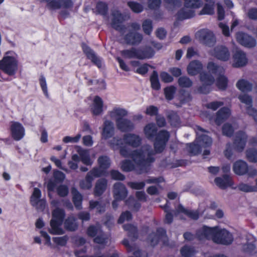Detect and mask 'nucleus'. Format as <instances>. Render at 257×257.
<instances>
[{"label":"nucleus","instance_id":"1","mask_svg":"<svg viewBox=\"0 0 257 257\" xmlns=\"http://www.w3.org/2000/svg\"><path fill=\"white\" fill-rule=\"evenodd\" d=\"M119 150L122 156L132 159L139 168V174L148 173L151 169L152 164L155 161L154 151L149 150L146 147L145 149H140L130 152L123 146Z\"/></svg>","mask_w":257,"mask_h":257},{"label":"nucleus","instance_id":"2","mask_svg":"<svg viewBox=\"0 0 257 257\" xmlns=\"http://www.w3.org/2000/svg\"><path fill=\"white\" fill-rule=\"evenodd\" d=\"M128 111L124 108L115 106L103 118V128H114V120L117 128H133L134 125L132 121L125 118L128 115Z\"/></svg>","mask_w":257,"mask_h":257},{"label":"nucleus","instance_id":"3","mask_svg":"<svg viewBox=\"0 0 257 257\" xmlns=\"http://www.w3.org/2000/svg\"><path fill=\"white\" fill-rule=\"evenodd\" d=\"M112 16L111 27L123 35V40L126 44L134 46L141 43L143 39L142 34L133 30H128L126 34H124L126 27L122 25L124 21V18L119 11H113L112 12Z\"/></svg>","mask_w":257,"mask_h":257},{"label":"nucleus","instance_id":"4","mask_svg":"<svg viewBox=\"0 0 257 257\" xmlns=\"http://www.w3.org/2000/svg\"><path fill=\"white\" fill-rule=\"evenodd\" d=\"M146 136L154 141V151L160 154L165 150L169 138L170 134L167 130H161L157 133L158 130H144Z\"/></svg>","mask_w":257,"mask_h":257},{"label":"nucleus","instance_id":"5","mask_svg":"<svg viewBox=\"0 0 257 257\" xmlns=\"http://www.w3.org/2000/svg\"><path fill=\"white\" fill-rule=\"evenodd\" d=\"M66 216L63 209L56 208L52 211V218L50 222L51 229L49 232L51 234L61 235L64 233L61 226Z\"/></svg>","mask_w":257,"mask_h":257},{"label":"nucleus","instance_id":"6","mask_svg":"<svg viewBox=\"0 0 257 257\" xmlns=\"http://www.w3.org/2000/svg\"><path fill=\"white\" fill-rule=\"evenodd\" d=\"M195 142L186 144V149L190 156H196L202 152V148H207L211 147L212 140L211 137L203 135L197 138Z\"/></svg>","mask_w":257,"mask_h":257},{"label":"nucleus","instance_id":"7","mask_svg":"<svg viewBox=\"0 0 257 257\" xmlns=\"http://www.w3.org/2000/svg\"><path fill=\"white\" fill-rule=\"evenodd\" d=\"M209 72L218 76L216 79V85L220 89L224 90L226 89L228 80L227 77L224 75V69L213 62H209L207 66Z\"/></svg>","mask_w":257,"mask_h":257},{"label":"nucleus","instance_id":"8","mask_svg":"<svg viewBox=\"0 0 257 257\" xmlns=\"http://www.w3.org/2000/svg\"><path fill=\"white\" fill-rule=\"evenodd\" d=\"M0 69L9 76L14 75L18 69L17 58L12 56H5L0 60Z\"/></svg>","mask_w":257,"mask_h":257},{"label":"nucleus","instance_id":"9","mask_svg":"<svg viewBox=\"0 0 257 257\" xmlns=\"http://www.w3.org/2000/svg\"><path fill=\"white\" fill-rule=\"evenodd\" d=\"M148 239L153 247L158 245L160 240L162 241L163 246H169V240L167 235L166 230L162 227H158L157 228L156 232L150 233L148 236Z\"/></svg>","mask_w":257,"mask_h":257},{"label":"nucleus","instance_id":"10","mask_svg":"<svg viewBox=\"0 0 257 257\" xmlns=\"http://www.w3.org/2000/svg\"><path fill=\"white\" fill-rule=\"evenodd\" d=\"M233 170L238 175H243L247 174L249 176L253 177L257 174V171L251 166L249 167L244 161L239 160L234 163Z\"/></svg>","mask_w":257,"mask_h":257},{"label":"nucleus","instance_id":"11","mask_svg":"<svg viewBox=\"0 0 257 257\" xmlns=\"http://www.w3.org/2000/svg\"><path fill=\"white\" fill-rule=\"evenodd\" d=\"M196 37L202 44L211 47L216 43V38L212 32L208 29H202L196 34Z\"/></svg>","mask_w":257,"mask_h":257},{"label":"nucleus","instance_id":"12","mask_svg":"<svg viewBox=\"0 0 257 257\" xmlns=\"http://www.w3.org/2000/svg\"><path fill=\"white\" fill-rule=\"evenodd\" d=\"M42 193L40 189L35 187L30 197L31 205L35 207L38 211H43L46 207V201L44 199H41Z\"/></svg>","mask_w":257,"mask_h":257},{"label":"nucleus","instance_id":"13","mask_svg":"<svg viewBox=\"0 0 257 257\" xmlns=\"http://www.w3.org/2000/svg\"><path fill=\"white\" fill-rule=\"evenodd\" d=\"M247 136L246 134L242 131L239 130L235 135L233 142V147L235 151L237 152H242L246 144Z\"/></svg>","mask_w":257,"mask_h":257},{"label":"nucleus","instance_id":"14","mask_svg":"<svg viewBox=\"0 0 257 257\" xmlns=\"http://www.w3.org/2000/svg\"><path fill=\"white\" fill-rule=\"evenodd\" d=\"M98 170L96 169H92L86 174L84 180H81L79 183L80 187L84 190H89L92 186V181L95 178L100 177Z\"/></svg>","mask_w":257,"mask_h":257},{"label":"nucleus","instance_id":"15","mask_svg":"<svg viewBox=\"0 0 257 257\" xmlns=\"http://www.w3.org/2000/svg\"><path fill=\"white\" fill-rule=\"evenodd\" d=\"M217 235L214 239V242L217 244L228 245L233 241L232 234L226 229H218Z\"/></svg>","mask_w":257,"mask_h":257},{"label":"nucleus","instance_id":"16","mask_svg":"<svg viewBox=\"0 0 257 257\" xmlns=\"http://www.w3.org/2000/svg\"><path fill=\"white\" fill-rule=\"evenodd\" d=\"M236 38L240 44L245 47L252 48L256 46L255 39L247 34L238 32L236 35Z\"/></svg>","mask_w":257,"mask_h":257},{"label":"nucleus","instance_id":"17","mask_svg":"<svg viewBox=\"0 0 257 257\" xmlns=\"http://www.w3.org/2000/svg\"><path fill=\"white\" fill-rule=\"evenodd\" d=\"M218 229L217 227H210L207 226H203L200 231H197L196 235L200 239L203 237L207 239L211 238L213 242H214V239L217 235Z\"/></svg>","mask_w":257,"mask_h":257},{"label":"nucleus","instance_id":"18","mask_svg":"<svg viewBox=\"0 0 257 257\" xmlns=\"http://www.w3.org/2000/svg\"><path fill=\"white\" fill-rule=\"evenodd\" d=\"M98 167H95L92 169H96L98 170L99 177L103 176L106 173V170L110 167L111 161L109 157L102 155L98 157L97 159Z\"/></svg>","mask_w":257,"mask_h":257},{"label":"nucleus","instance_id":"19","mask_svg":"<svg viewBox=\"0 0 257 257\" xmlns=\"http://www.w3.org/2000/svg\"><path fill=\"white\" fill-rule=\"evenodd\" d=\"M82 48L87 58L90 59L91 62L98 68H100L101 67V59L96 55L94 51L84 43L82 44Z\"/></svg>","mask_w":257,"mask_h":257},{"label":"nucleus","instance_id":"20","mask_svg":"<svg viewBox=\"0 0 257 257\" xmlns=\"http://www.w3.org/2000/svg\"><path fill=\"white\" fill-rule=\"evenodd\" d=\"M212 55L218 59L227 61L230 57V53L228 49L223 46H217L211 52Z\"/></svg>","mask_w":257,"mask_h":257},{"label":"nucleus","instance_id":"21","mask_svg":"<svg viewBox=\"0 0 257 257\" xmlns=\"http://www.w3.org/2000/svg\"><path fill=\"white\" fill-rule=\"evenodd\" d=\"M113 196L116 200H124L127 195V190L124 184L120 182L113 185Z\"/></svg>","mask_w":257,"mask_h":257},{"label":"nucleus","instance_id":"22","mask_svg":"<svg viewBox=\"0 0 257 257\" xmlns=\"http://www.w3.org/2000/svg\"><path fill=\"white\" fill-rule=\"evenodd\" d=\"M233 66L235 67H240L245 65L247 63V59L245 53L241 50L236 49L233 55Z\"/></svg>","mask_w":257,"mask_h":257},{"label":"nucleus","instance_id":"23","mask_svg":"<svg viewBox=\"0 0 257 257\" xmlns=\"http://www.w3.org/2000/svg\"><path fill=\"white\" fill-rule=\"evenodd\" d=\"M214 182L216 185L221 189H225L233 185V181L228 174H224L221 177L215 178Z\"/></svg>","mask_w":257,"mask_h":257},{"label":"nucleus","instance_id":"24","mask_svg":"<svg viewBox=\"0 0 257 257\" xmlns=\"http://www.w3.org/2000/svg\"><path fill=\"white\" fill-rule=\"evenodd\" d=\"M103 101L98 96H94L90 106V110L94 115H99L103 112Z\"/></svg>","mask_w":257,"mask_h":257},{"label":"nucleus","instance_id":"25","mask_svg":"<svg viewBox=\"0 0 257 257\" xmlns=\"http://www.w3.org/2000/svg\"><path fill=\"white\" fill-rule=\"evenodd\" d=\"M155 54L153 49L151 47H146L144 49H137L135 48V58L138 59H149L152 57Z\"/></svg>","mask_w":257,"mask_h":257},{"label":"nucleus","instance_id":"26","mask_svg":"<svg viewBox=\"0 0 257 257\" xmlns=\"http://www.w3.org/2000/svg\"><path fill=\"white\" fill-rule=\"evenodd\" d=\"M123 140L125 144L133 148H138L142 143V139L139 136L135 134H126L123 136Z\"/></svg>","mask_w":257,"mask_h":257},{"label":"nucleus","instance_id":"27","mask_svg":"<svg viewBox=\"0 0 257 257\" xmlns=\"http://www.w3.org/2000/svg\"><path fill=\"white\" fill-rule=\"evenodd\" d=\"M230 109L226 107L221 108L217 112L215 118V123L217 125L222 124L230 116Z\"/></svg>","mask_w":257,"mask_h":257},{"label":"nucleus","instance_id":"28","mask_svg":"<svg viewBox=\"0 0 257 257\" xmlns=\"http://www.w3.org/2000/svg\"><path fill=\"white\" fill-rule=\"evenodd\" d=\"M107 181L105 178L98 179L96 183L94 189V195L95 196L99 197L103 194L106 189Z\"/></svg>","mask_w":257,"mask_h":257},{"label":"nucleus","instance_id":"29","mask_svg":"<svg viewBox=\"0 0 257 257\" xmlns=\"http://www.w3.org/2000/svg\"><path fill=\"white\" fill-rule=\"evenodd\" d=\"M203 68L202 63L198 60L191 61L187 67V72L189 75L195 76L201 73Z\"/></svg>","mask_w":257,"mask_h":257},{"label":"nucleus","instance_id":"30","mask_svg":"<svg viewBox=\"0 0 257 257\" xmlns=\"http://www.w3.org/2000/svg\"><path fill=\"white\" fill-rule=\"evenodd\" d=\"M76 218L73 215L68 216L63 221L65 229L69 231H74L78 228Z\"/></svg>","mask_w":257,"mask_h":257},{"label":"nucleus","instance_id":"31","mask_svg":"<svg viewBox=\"0 0 257 257\" xmlns=\"http://www.w3.org/2000/svg\"><path fill=\"white\" fill-rule=\"evenodd\" d=\"M71 192L72 194V201L77 210H80L82 208V204L83 201V196L78 190L73 187L72 188Z\"/></svg>","mask_w":257,"mask_h":257},{"label":"nucleus","instance_id":"32","mask_svg":"<svg viewBox=\"0 0 257 257\" xmlns=\"http://www.w3.org/2000/svg\"><path fill=\"white\" fill-rule=\"evenodd\" d=\"M194 16L195 11L188 7H186L185 5L184 7L181 9L177 14L178 19L179 20L190 19Z\"/></svg>","mask_w":257,"mask_h":257},{"label":"nucleus","instance_id":"33","mask_svg":"<svg viewBox=\"0 0 257 257\" xmlns=\"http://www.w3.org/2000/svg\"><path fill=\"white\" fill-rule=\"evenodd\" d=\"M177 211L178 213H184L189 218L193 220H197L199 217V214L198 211H194L186 209L181 204L178 205L177 208Z\"/></svg>","mask_w":257,"mask_h":257},{"label":"nucleus","instance_id":"34","mask_svg":"<svg viewBox=\"0 0 257 257\" xmlns=\"http://www.w3.org/2000/svg\"><path fill=\"white\" fill-rule=\"evenodd\" d=\"M124 230L127 231L128 236L134 240L138 239L139 233L138 228L132 224H125L123 225Z\"/></svg>","mask_w":257,"mask_h":257},{"label":"nucleus","instance_id":"35","mask_svg":"<svg viewBox=\"0 0 257 257\" xmlns=\"http://www.w3.org/2000/svg\"><path fill=\"white\" fill-rule=\"evenodd\" d=\"M166 116L172 126H179L180 122V118L176 112L169 110L166 112Z\"/></svg>","mask_w":257,"mask_h":257},{"label":"nucleus","instance_id":"36","mask_svg":"<svg viewBox=\"0 0 257 257\" xmlns=\"http://www.w3.org/2000/svg\"><path fill=\"white\" fill-rule=\"evenodd\" d=\"M200 80L202 83L208 85H212L214 82L213 76L206 72L200 73Z\"/></svg>","mask_w":257,"mask_h":257},{"label":"nucleus","instance_id":"37","mask_svg":"<svg viewBox=\"0 0 257 257\" xmlns=\"http://www.w3.org/2000/svg\"><path fill=\"white\" fill-rule=\"evenodd\" d=\"M195 252L194 247L185 245L180 249V254L182 257H192Z\"/></svg>","mask_w":257,"mask_h":257},{"label":"nucleus","instance_id":"38","mask_svg":"<svg viewBox=\"0 0 257 257\" xmlns=\"http://www.w3.org/2000/svg\"><path fill=\"white\" fill-rule=\"evenodd\" d=\"M236 85L240 90L243 92L250 91L252 87L251 83L244 79L239 80Z\"/></svg>","mask_w":257,"mask_h":257},{"label":"nucleus","instance_id":"39","mask_svg":"<svg viewBox=\"0 0 257 257\" xmlns=\"http://www.w3.org/2000/svg\"><path fill=\"white\" fill-rule=\"evenodd\" d=\"M124 140L118 137H113L109 141V145L110 147L114 150L119 149L123 146Z\"/></svg>","mask_w":257,"mask_h":257},{"label":"nucleus","instance_id":"40","mask_svg":"<svg viewBox=\"0 0 257 257\" xmlns=\"http://www.w3.org/2000/svg\"><path fill=\"white\" fill-rule=\"evenodd\" d=\"M247 160L251 163H257V149L249 148L246 151Z\"/></svg>","mask_w":257,"mask_h":257},{"label":"nucleus","instance_id":"41","mask_svg":"<svg viewBox=\"0 0 257 257\" xmlns=\"http://www.w3.org/2000/svg\"><path fill=\"white\" fill-rule=\"evenodd\" d=\"M125 204L129 207L132 206V209L135 211H138L141 207L140 202L135 200L134 197L130 196L125 201Z\"/></svg>","mask_w":257,"mask_h":257},{"label":"nucleus","instance_id":"42","mask_svg":"<svg viewBox=\"0 0 257 257\" xmlns=\"http://www.w3.org/2000/svg\"><path fill=\"white\" fill-rule=\"evenodd\" d=\"M151 87L155 90H159L161 88L158 79V74L156 71H154L150 77Z\"/></svg>","mask_w":257,"mask_h":257},{"label":"nucleus","instance_id":"43","mask_svg":"<svg viewBox=\"0 0 257 257\" xmlns=\"http://www.w3.org/2000/svg\"><path fill=\"white\" fill-rule=\"evenodd\" d=\"M89 208L91 210L96 208L97 211L99 213L104 212L105 209V206L102 204L101 203L98 201L93 200L89 201Z\"/></svg>","mask_w":257,"mask_h":257},{"label":"nucleus","instance_id":"44","mask_svg":"<svg viewBox=\"0 0 257 257\" xmlns=\"http://www.w3.org/2000/svg\"><path fill=\"white\" fill-rule=\"evenodd\" d=\"M178 82L180 87L184 88L190 87L193 84L192 80L189 77L184 76L180 77Z\"/></svg>","mask_w":257,"mask_h":257},{"label":"nucleus","instance_id":"45","mask_svg":"<svg viewBox=\"0 0 257 257\" xmlns=\"http://www.w3.org/2000/svg\"><path fill=\"white\" fill-rule=\"evenodd\" d=\"M121 168L122 171L128 172L135 169V165L132 161L125 160L121 162Z\"/></svg>","mask_w":257,"mask_h":257},{"label":"nucleus","instance_id":"46","mask_svg":"<svg viewBox=\"0 0 257 257\" xmlns=\"http://www.w3.org/2000/svg\"><path fill=\"white\" fill-rule=\"evenodd\" d=\"M142 28L144 32L146 34L150 35L153 31L152 21L149 19L145 20L142 24Z\"/></svg>","mask_w":257,"mask_h":257},{"label":"nucleus","instance_id":"47","mask_svg":"<svg viewBox=\"0 0 257 257\" xmlns=\"http://www.w3.org/2000/svg\"><path fill=\"white\" fill-rule=\"evenodd\" d=\"M11 135L15 141H20L25 135V130H11Z\"/></svg>","mask_w":257,"mask_h":257},{"label":"nucleus","instance_id":"48","mask_svg":"<svg viewBox=\"0 0 257 257\" xmlns=\"http://www.w3.org/2000/svg\"><path fill=\"white\" fill-rule=\"evenodd\" d=\"M238 188L240 191L244 192H256V187L243 183L239 184L238 185Z\"/></svg>","mask_w":257,"mask_h":257},{"label":"nucleus","instance_id":"49","mask_svg":"<svg viewBox=\"0 0 257 257\" xmlns=\"http://www.w3.org/2000/svg\"><path fill=\"white\" fill-rule=\"evenodd\" d=\"M133 218V216L131 212L125 211L122 212L117 220V223L119 224L123 223L125 220L130 221Z\"/></svg>","mask_w":257,"mask_h":257},{"label":"nucleus","instance_id":"50","mask_svg":"<svg viewBox=\"0 0 257 257\" xmlns=\"http://www.w3.org/2000/svg\"><path fill=\"white\" fill-rule=\"evenodd\" d=\"M201 0H185V6L191 9L199 8L202 5Z\"/></svg>","mask_w":257,"mask_h":257},{"label":"nucleus","instance_id":"51","mask_svg":"<svg viewBox=\"0 0 257 257\" xmlns=\"http://www.w3.org/2000/svg\"><path fill=\"white\" fill-rule=\"evenodd\" d=\"M46 7L49 10H56L60 9L59 0H47Z\"/></svg>","mask_w":257,"mask_h":257},{"label":"nucleus","instance_id":"52","mask_svg":"<svg viewBox=\"0 0 257 257\" xmlns=\"http://www.w3.org/2000/svg\"><path fill=\"white\" fill-rule=\"evenodd\" d=\"M127 5L131 10L135 13H139L143 11V6L136 2H128Z\"/></svg>","mask_w":257,"mask_h":257},{"label":"nucleus","instance_id":"53","mask_svg":"<svg viewBox=\"0 0 257 257\" xmlns=\"http://www.w3.org/2000/svg\"><path fill=\"white\" fill-rule=\"evenodd\" d=\"M57 194L62 197H66L69 193V189L65 185H60L57 188Z\"/></svg>","mask_w":257,"mask_h":257},{"label":"nucleus","instance_id":"54","mask_svg":"<svg viewBox=\"0 0 257 257\" xmlns=\"http://www.w3.org/2000/svg\"><path fill=\"white\" fill-rule=\"evenodd\" d=\"M68 237L67 235H64L61 237H53V241L56 244L62 246H65L67 244Z\"/></svg>","mask_w":257,"mask_h":257},{"label":"nucleus","instance_id":"55","mask_svg":"<svg viewBox=\"0 0 257 257\" xmlns=\"http://www.w3.org/2000/svg\"><path fill=\"white\" fill-rule=\"evenodd\" d=\"M176 88L175 87L171 86L165 88L164 93L167 99L170 100L174 97V94L175 92Z\"/></svg>","mask_w":257,"mask_h":257},{"label":"nucleus","instance_id":"56","mask_svg":"<svg viewBox=\"0 0 257 257\" xmlns=\"http://www.w3.org/2000/svg\"><path fill=\"white\" fill-rule=\"evenodd\" d=\"M214 13L213 4H205L199 15H212Z\"/></svg>","mask_w":257,"mask_h":257},{"label":"nucleus","instance_id":"57","mask_svg":"<svg viewBox=\"0 0 257 257\" xmlns=\"http://www.w3.org/2000/svg\"><path fill=\"white\" fill-rule=\"evenodd\" d=\"M238 98L242 103L246 105V107L251 105L252 103L251 97L247 94H243L240 95L238 96Z\"/></svg>","mask_w":257,"mask_h":257},{"label":"nucleus","instance_id":"58","mask_svg":"<svg viewBox=\"0 0 257 257\" xmlns=\"http://www.w3.org/2000/svg\"><path fill=\"white\" fill-rule=\"evenodd\" d=\"M111 177L115 180L123 181L125 179V176L117 170H112L110 172Z\"/></svg>","mask_w":257,"mask_h":257},{"label":"nucleus","instance_id":"59","mask_svg":"<svg viewBox=\"0 0 257 257\" xmlns=\"http://www.w3.org/2000/svg\"><path fill=\"white\" fill-rule=\"evenodd\" d=\"M53 177L55 182L60 183L64 181L65 175L62 172L57 170L54 172Z\"/></svg>","mask_w":257,"mask_h":257},{"label":"nucleus","instance_id":"60","mask_svg":"<svg viewBox=\"0 0 257 257\" xmlns=\"http://www.w3.org/2000/svg\"><path fill=\"white\" fill-rule=\"evenodd\" d=\"M242 249L244 252L252 254L255 249V246L252 243H247L243 245Z\"/></svg>","mask_w":257,"mask_h":257},{"label":"nucleus","instance_id":"61","mask_svg":"<svg viewBox=\"0 0 257 257\" xmlns=\"http://www.w3.org/2000/svg\"><path fill=\"white\" fill-rule=\"evenodd\" d=\"M98 231V228L97 227L94 225H90L86 230V233L88 236L94 237L97 235Z\"/></svg>","mask_w":257,"mask_h":257},{"label":"nucleus","instance_id":"62","mask_svg":"<svg viewBox=\"0 0 257 257\" xmlns=\"http://www.w3.org/2000/svg\"><path fill=\"white\" fill-rule=\"evenodd\" d=\"M135 48L133 47L130 49L122 50L120 52V53L122 56L125 58L129 59L135 58Z\"/></svg>","mask_w":257,"mask_h":257},{"label":"nucleus","instance_id":"63","mask_svg":"<svg viewBox=\"0 0 257 257\" xmlns=\"http://www.w3.org/2000/svg\"><path fill=\"white\" fill-rule=\"evenodd\" d=\"M96 10L99 14L104 15L107 11V5L104 3L99 2L96 5Z\"/></svg>","mask_w":257,"mask_h":257},{"label":"nucleus","instance_id":"64","mask_svg":"<svg viewBox=\"0 0 257 257\" xmlns=\"http://www.w3.org/2000/svg\"><path fill=\"white\" fill-rule=\"evenodd\" d=\"M246 110L247 113L249 115L251 116L255 121L257 122V110L252 107V105L246 106Z\"/></svg>","mask_w":257,"mask_h":257}]
</instances>
